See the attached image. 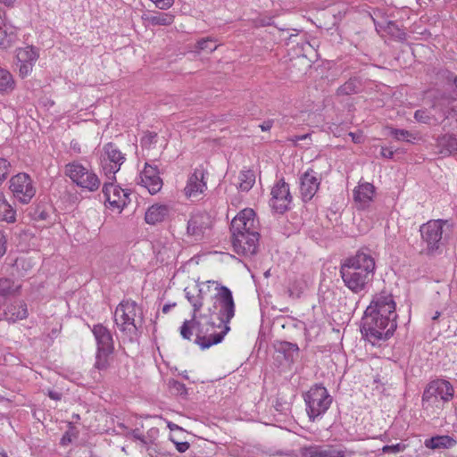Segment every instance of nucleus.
<instances>
[{
	"mask_svg": "<svg viewBox=\"0 0 457 457\" xmlns=\"http://www.w3.org/2000/svg\"><path fill=\"white\" fill-rule=\"evenodd\" d=\"M374 258L369 250H359L354 256L346 258L340 267V275L345 286L353 293L363 291L373 279Z\"/></svg>",
	"mask_w": 457,
	"mask_h": 457,
	"instance_id": "obj_1",
	"label": "nucleus"
},
{
	"mask_svg": "<svg viewBox=\"0 0 457 457\" xmlns=\"http://www.w3.org/2000/svg\"><path fill=\"white\" fill-rule=\"evenodd\" d=\"M446 224L447 220H432L420 226L421 240L426 245V247L421 250V253L435 256L442 253L446 243V237L443 236L444 227Z\"/></svg>",
	"mask_w": 457,
	"mask_h": 457,
	"instance_id": "obj_2",
	"label": "nucleus"
},
{
	"mask_svg": "<svg viewBox=\"0 0 457 457\" xmlns=\"http://www.w3.org/2000/svg\"><path fill=\"white\" fill-rule=\"evenodd\" d=\"M396 328V321H390L388 325L382 324L380 326V317L366 312L361 319V331L372 345L390 338Z\"/></svg>",
	"mask_w": 457,
	"mask_h": 457,
	"instance_id": "obj_3",
	"label": "nucleus"
},
{
	"mask_svg": "<svg viewBox=\"0 0 457 457\" xmlns=\"http://www.w3.org/2000/svg\"><path fill=\"white\" fill-rule=\"evenodd\" d=\"M198 318H200V320L196 324L195 343L202 349H207L213 345L220 343L229 330V327L227 323L219 327V323L216 324L211 320L203 322L202 320L205 318L204 315H200Z\"/></svg>",
	"mask_w": 457,
	"mask_h": 457,
	"instance_id": "obj_4",
	"label": "nucleus"
},
{
	"mask_svg": "<svg viewBox=\"0 0 457 457\" xmlns=\"http://www.w3.org/2000/svg\"><path fill=\"white\" fill-rule=\"evenodd\" d=\"M306 403V411L311 421L323 415L332 403L327 388L321 384H316L303 395Z\"/></svg>",
	"mask_w": 457,
	"mask_h": 457,
	"instance_id": "obj_5",
	"label": "nucleus"
},
{
	"mask_svg": "<svg viewBox=\"0 0 457 457\" xmlns=\"http://www.w3.org/2000/svg\"><path fill=\"white\" fill-rule=\"evenodd\" d=\"M366 312L380 317V326L396 321L395 303L393 295L385 291L374 295L371 303L366 308Z\"/></svg>",
	"mask_w": 457,
	"mask_h": 457,
	"instance_id": "obj_6",
	"label": "nucleus"
},
{
	"mask_svg": "<svg viewBox=\"0 0 457 457\" xmlns=\"http://www.w3.org/2000/svg\"><path fill=\"white\" fill-rule=\"evenodd\" d=\"M65 174L77 184L88 191H96L100 186L98 177L90 170L79 162H71L66 165Z\"/></svg>",
	"mask_w": 457,
	"mask_h": 457,
	"instance_id": "obj_7",
	"label": "nucleus"
},
{
	"mask_svg": "<svg viewBox=\"0 0 457 457\" xmlns=\"http://www.w3.org/2000/svg\"><path fill=\"white\" fill-rule=\"evenodd\" d=\"M454 389L453 385L445 379H436L428 384L423 395L422 403H436L439 400L448 403L453 398Z\"/></svg>",
	"mask_w": 457,
	"mask_h": 457,
	"instance_id": "obj_8",
	"label": "nucleus"
},
{
	"mask_svg": "<svg viewBox=\"0 0 457 457\" xmlns=\"http://www.w3.org/2000/svg\"><path fill=\"white\" fill-rule=\"evenodd\" d=\"M137 303L131 300L121 301L119 305L116 306V315L119 312H121V323L119 324L116 320V326H120V331L129 339H131L137 333L135 318L137 316Z\"/></svg>",
	"mask_w": 457,
	"mask_h": 457,
	"instance_id": "obj_9",
	"label": "nucleus"
},
{
	"mask_svg": "<svg viewBox=\"0 0 457 457\" xmlns=\"http://www.w3.org/2000/svg\"><path fill=\"white\" fill-rule=\"evenodd\" d=\"M92 331L97 342L96 366L102 370L107 367L108 356L112 353V337L107 328L101 324L94 326Z\"/></svg>",
	"mask_w": 457,
	"mask_h": 457,
	"instance_id": "obj_10",
	"label": "nucleus"
},
{
	"mask_svg": "<svg viewBox=\"0 0 457 457\" xmlns=\"http://www.w3.org/2000/svg\"><path fill=\"white\" fill-rule=\"evenodd\" d=\"M10 189L13 196L21 204H29L36 194L31 178L26 173H19L10 179Z\"/></svg>",
	"mask_w": 457,
	"mask_h": 457,
	"instance_id": "obj_11",
	"label": "nucleus"
},
{
	"mask_svg": "<svg viewBox=\"0 0 457 457\" xmlns=\"http://www.w3.org/2000/svg\"><path fill=\"white\" fill-rule=\"evenodd\" d=\"M232 245L237 254L253 256L257 253L259 233L231 232Z\"/></svg>",
	"mask_w": 457,
	"mask_h": 457,
	"instance_id": "obj_12",
	"label": "nucleus"
},
{
	"mask_svg": "<svg viewBox=\"0 0 457 457\" xmlns=\"http://www.w3.org/2000/svg\"><path fill=\"white\" fill-rule=\"evenodd\" d=\"M215 295L216 303L220 305L219 327L228 323L235 315V303L231 290L225 286H219Z\"/></svg>",
	"mask_w": 457,
	"mask_h": 457,
	"instance_id": "obj_13",
	"label": "nucleus"
},
{
	"mask_svg": "<svg viewBox=\"0 0 457 457\" xmlns=\"http://www.w3.org/2000/svg\"><path fill=\"white\" fill-rule=\"evenodd\" d=\"M292 199L289 185L283 179H279L271 189L270 205L276 212L283 214L290 209Z\"/></svg>",
	"mask_w": 457,
	"mask_h": 457,
	"instance_id": "obj_14",
	"label": "nucleus"
},
{
	"mask_svg": "<svg viewBox=\"0 0 457 457\" xmlns=\"http://www.w3.org/2000/svg\"><path fill=\"white\" fill-rule=\"evenodd\" d=\"M211 216L205 212L194 213L187 221V233L195 240L202 239L206 229L212 227Z\"/></svg>",
	"mask_w": 457,
	"mask_h": 457,
	"instance_id": "obj_15",
	"label": "nucleus"
},
{
	"mask_svg": "<svg viewBox=\"0 0 457 457\" xmlns=\"http://www.w3.org/2000/svg\"><path fill=\"white\" fill-rule=\"evenodd\" d=\"M255 213L252 209L241 211L231 221V232L259 233L257 230Z\"/></svg>",
	"mask_w": 457,
	"mask_h": 457,
	"instance_id": "obj_16",
	"label": "nucleus"
},
{
	"mask_svg": "<svg viewBox=\"0 0 457 457\" xmlns=\"http://www.w3.org/2000/svg\"><path fill=\"white\" fill-rule=\"evenodd\" d=\"M159 173L157 166H152L147 162L140 173V184L147 188L151 195L158 193L162 187V180Z\"/></svg>",
	"mask_w": 457,
	"mask_h": 457,
	"instance_id": "obj_17",
	"label": "nucleus"
},
{
	"mask_svg": "<svg viewBox=\"0 0 457 457\" xmlns=\"http://www.w3.org/2000/svg\"><path fill=\"white\" fill-rule=\"evenodd\" d=\"M320 179L313 168L308 169L300 178V191L304 202L310 201L317 193L320 187Z\"/></svg>",
	"mask_w": 457,
	"mask_h": 457,
	"instance_id": "obj_18",
	"label": "nucleus"
},
{
	"mask_svg": "<svg viewBox=\"0 0 457 457\" xmlns=\"http://www.w3.org/2000/svg\"><path fill=\"white\" fill-rule=\"evenodd\" d=\"M207 173L205 169L201 165L195 169L194 172L189 175L186 187L184 188L187 196H196L202 194L206 188L204 176Z\"/></svg>",
	"mask_w": 457,
	"mask_h": 457,
	"instance_id": "obj_19",
	"label": "nucleus"
},
{
	"mask_svg": "<svg viewBox=\"0 0 457 457\" xmlns=\"http://www.w3.org/2000/svg\"><path fill=\"white\" fill-rule=\"evenodd\" d=\"M454 100L455 98L450 97L445 93L433 98L430 109L433 114L439 118L441 123L452 115L451 107Z\"/></svg>",
	"mask_w": 457,
	"mask_h": 457,
	"instance_id": "obj_20",
	"label": "nucleus"
},
{
	"mask_svg": "<svg viewBox=\"0 0 457 457\" xmlns=\"http://www.w3.org/2000/svg\"><path fill=\"white\" fill-rule=\"evenodd\" d=\"M375 187L369 182L360 184L353 191V199L359 209H365L372 201Z\"/></svg>",
	"mask_w": 457,
	"mask_h": 457,
	"instance_id": "obj_21",
	"label": "nucleus"
},
{
	"mask_svg": "<svg viewBox=\"0 0 457 457\" xmlns=\"http://www.w3.org/2000/svg\"><path fill=\"white\" fill-rule=\"evenodd\" d=\"M170 211V207L166 204H153L145 212V220L150 225L161 223L169 216Z\"/></svg>",
	"mask_w": 457,
	"mask_h": 457,
	"instance_id": "obj_22",
	"label": "nucleus"
},
{
	"mask_svg": "<svg viewBox=\"0 0 457 457\" xmlns=\"http://www.w3.org/2000/svg\"><path fill=\"white\" fill-rule=\"evenodd\" d=\"M100 163L104 172L109 179H114V147L112 143H108L104 146V150L100 155Z\"/></svg>",
	"mask_w": 457,
	"mask_h": 457,
	"instance_id": "obj_23",
	"label": "nucleus"
},
{
	"mask_svg": "<svg viewBox=\"0 0 457 457\" xmlns=\"http://www.w3.org/2000/svg\"><path fill=\"white\" fill-rule=\"evenodd\" d=\"M28 317V308L24 302H15L7 306L4 312V319L8 322H16Z\"/></svg>",
	"mask_w": 457,
	"mask_h": 457,
	"instance_id": "obj_24",
	"label": "nucleus"
},
{
	"mask_svg": "<svg viewBox=\"0 0 457 457\" xmlns=\"http://www.w3.org/2000/svg\"><path fill=\"white\" fill-rule=\"evenodd\" d=\"M456 444L457 441L447 435L432 436L424 441L425 447L432 450L450 449Z\"/></svg>",
	"mask_w": 457,
	"mask_h": 457,
	"instance_id": "obj_25",
	"label": "nucleus"
},
{
	"mask_svg": "<svg viewBox=\"0 0 457 457\" xmlns=\"http://www.w3.org/2000/svg\"><path fill=\"white\" fill-rule=\"evenodd\" d=\"M436 146L443 155H450L457 152V138L453 134H444L436 139Z\"/></svg>",
	"mask_w": 457,
	"mask_h": 457,
	"instance_id": "obj_26",
	"label": "nucleus"
},
{
	"mask_svg": "<svg viewBox=\"0 0 457 457\" xmlns=\"http://www.w3.org/2000/svg\"><path fill=\"white\" fill-rule=\"evenodd\" d=\"M143 20L152 26H169L174 21V15L168 12H156L152 14H145Z\"/></svg>",
	"mask_w": 457,
	"mask_h": 457,
	"instance_id": "obj_27",
	"label": "nucleus"
},
{
	"mask_svg": "<svg viewBox=\"0 0 457 457\" xmlns=\"http://www.w3.org/2000/svg\"><path fill=\"white\" fill-rule=\"evenodd\" d=\"M154 251L156 254V258L161 262H168L171 258L175 256V251L172 249V244L169 242L157 241L154 245Z\"/></svg>",
	"mask_w": 457,
	"mask_h": 457,
	"instance_id": "obj_28",
	"label": "nucleus"
},
{
	"mask_svg": "<svg viewBox=\"0 0 457 457\" xmlns=\"http://www.w3.org/2000/svg\"><path fill=\"white\" fill-rule=\"evenodd\" d=\"M277 351L282 353L287 362L290 364L294 363L299 355L298 345L287 341L280 342L277 347Z\"/></svg>",
	"mask_w": 457,
	"mask_h": 457,
	"instance_id": "obj_29",
	"label": "nucleus"
},
{
	"mask_svg": "<svg viewBox=\"0 0 457 457\" xmlns=\"http://www.w3.org/2000/svg\"><path fill=\"white\" fill-rule=\"evenodd\" d=\"M413 117L416 121L426 125L437 126L441 124V120L436 114H433L431 109H419L414 112Z\"/></svg>",
	"mask_w": 457,
	"mask_h": 457,
	"instance_id": "obj_30",
	"label": "nucleus"
},
{
	"mask_svg": "<svg viewBox=\"0 0 457 457\" xmlns=\"http://www.w3.org/2000/svg\"><path fill=\"white\" fill-rule=\"evenodd\" d=\"M15 38V28L7 24L0 11V46L11 43Z\"/></svg>",
	"mask_w": 457,
	"mask_h": 457,
	"instance_id": "obj_31",
	"label": "nucleus"
},
{
	"mask_svg": "<svg viewBox=\"0 0 457 457\" xmlns=\"http://www.w3.org/2000/svg\"><path fill=\"white\" fill-rule=\"evenodd\" d=\"M0 220L8 223H12L16 220V212L9 204L3 194H0Z\"/></svg>",
	"mask_w": 457,
	"mask_h": 457,
	"instance_id": "obj_32",
	"label": "nucleus"
},
{
	"mask_svg": "<svg viewBox=\"0 0 457 457\" xmlns=\"http://www.w3.org/2000/svg\"><path fill=\"white\" fill-rule=\"evenodd\" d=\"M238 179V187L241 191L248 192L255 183V174L251 170L241 171Z\"/></svg>",
	"mask_w": 457,
	"mask_h": 457,
	"instance_id": "obj_33",
	"label": "nucleus"
},
{
	"mask_svg": "<svg viewBox=\"0 0 457 457\" xmlns=\"http://www.w3.org/2000/svg\"><path fill=\"white\" fill-rule=\"evenodd\" d=\"M198 316L192 313L190 320H186L180 327V335L184 339L191 340L194 329L196 330V324L198 323Z\"/></svg>",
	"mask_w": 457,
	"mask_h": 457,
	"instance_id": "obj_34",
	"label": "nucleus"
},
{
	"mask_svg": "<svg viewBox=\"0 0 457 457\" xmlns=\"http://www.w3.org/2000/svg\"><path fill=\"white\" fill-rule=\"evenodd\" d=\"M15 82L9 71L0 67V91L8 92L14 88Z\"/></svg>",
	"mask_w": 457,
	"mask_h": 457,
	"instance_id": "obj_35",
	"label": "nucleus"
},
{
	"mask_svg": "<svg viewBox=\"0 0 457 457\" xmlns=\"http://www.w3.org/2000/svg\"><path fill=\"white\" fill-rule=\"evenodd\" d=\"M360 82L357 79H350L337 90V96H350L359 92Z\"/></svg>",
	"mask_w": 457,
	"mask_h": 457,
	"instance_id": "obj_36",
	"label": "nucleus"
},
{
	"mask_svg": "<svg viewBox=\"0 0 457 457\" xmlns=\"http://www.w3.org/2000/svg\"><path fill=\"white\" fill-rule=\"evenodd\" d=\"M390 136L395 139L401 141H406L408 143H413V140L417 139V135L411 133L406 129H395V128H388Z\"/></svg>",
	"mask_w": 457,
	"mask_h": 457,
	"instance_id": "obj_37",
	"label": "nucleus"
},
{
	"mask_svg": "<svg viewBox=\"0 0 457 457\" xmlns=\"http://www.w3.org/2000/svg\"><path fill=\"white\" fill-rule=\"evenodd\" d=\"M49 209L45 204H37L30 209L29 216L35 221L47 220L50 216Z\"/></svg>",
	"mask_w": 457,
	"mask_h": 457,
	"instance_id": "obj_38",
	"label": "nucleus"
},
{
	"mask_svg": "<svg viewBox=\"0 0 457 457\" xmlns=\"http://www.w3.org/2000/svg\"><path fill=\"white\" fill-rule=\"evenodd\" d=\"M20 286H14L13 281L8 278L0 279V297L6 298L14 295L20 288Z\"/></svg>",
	"mask_w": 457,
	"mask_h": 457,
	"instance_id": "obj_39",
	"label": "nucleus"
},
{
	"mask_svg": "<svg viewBox=\"0 0 457 457\" xmlns=\"http://www.w3.org/2000/svg\"><path fill=\"white\" fill-rule=\"evenodd\" d=\"M38 57L37 53L32 47L20 49L17 53V59L20 62H35Z\"/></svg>",
	"mask_w": 457,
	"mask_h": 457,
	"instance_id": "obj_40",
	"label": "nucleus"
},
{
	"mask_svg": "<svg viewBox=\"0 0 457 457\" xmlns=\"http://www.w3.org/2000/svg\"><path fill=\"white\" fill-rule=\"evenodd\" d=\"M218 47L216 42L211 37H205L198 40L195 44V51L201 52L205 51L207 53H212Z\"/></svg>",
	"mask_w": 457,
	"mask_h": 457,
	"instance_id": "obj_41",
	"label": "nucleus"
},
{
	"mask_svg": "<svg viewBox=\"0 0 457 457\" xmlns=\"http://www.w3.org/2000/svg\"><path fill=\"white\" fill-rule=\"evenodd\" d=\"M116 197H118L116 200V209H120V212L127 208L131 203L130 193L128 190L120 188V191L116 189Z\"/></svg>",
	"mask_w": 457,
	"mask_h": 457,
	"instance_id": "obj_42",
	"label": "nucleus"
},
{
	"mask_svg": "<svg viewBox=\"0 0 457 457\" xmlns=\"http://www.w3.org/2000/svg\"><path fill=\"white\" fill-rule=\"evenodd\" d=\"M186 297L188 300V302L193 306V313H195L197 315V312L200 311V309L203 306V296H202V289H198V295L197 297H195L194 295H191V293L187 290V288L185 289Z\"/></svg>",
	"mask_w": 457,
	"mask_h": 457,
	"instance_id": "obj_43",
	"label": "nucleus"
},
{
	"mask_svg": "<svg viewBox=\"0 0 457 457\" xmlns=\"http://www.w3.org/2000/svg\"><path fill=\"white\" fill-rule=\"evenodd\" d=\"M12 166L5 158H0V185L8 178L11 173Z\"/></svg>",
	"mask_w": 457,
	"mask_h": 457,
	"instance_id": "obj_44",
	"label": "nucleus"
},
{
	"mask_svg": "<svg viewBox=\"0 0 457 457\" xmlns=\"http://www.w3.org/2000/svg\"><path fill=\"white\" fill-rule=\"evenodd\" d=\"M157 133L147 131L141 138V146L143 148H150L157 141Z\"/></svg>",
	"mask_w": 457,
	"mask_h": 457,
	"instance_id": "obj_45",
	"label": "nucleus"
},
{
	"mask_svg": "<svg viewBox=\"0 0 457 457\" xmlns=\"http://www.w3.org/2000/svg\"><path fill=\"white\" fill-rule=\"evenodd\" d=\"M112 182H105L102 189L104 197V203L105 204H108L110 206H114V201L111 200V189L112 188Z\"/></svg>",
	"mask_w": 457,
	"mask_h": 457,
	"instance_id": "obj_46",
	"label": "nucleus"
},
{
	"mask_svg": "<svg viewBox=\"0 0 457 457\" xmlns=\"http://www.w3.org/2000/svg\"><path fill=\"white\" fill-rule=\"evenodd\" d=\"M112 182H105L102 189L104 197V203L105 204H108L110 206H114V201L111 200V189L112 188Z\"/></svg>",
	"mask_w": 457,
	"mask_h": 457,
	"instance_id": "obj_47",
	"label": "nucleus"
},
{
	"mask_svg": "<svg viewBox=\"0 0 457 457\" xmlns=\"http://www.w3.org/2000/svg\"><path fill=\"white\" fill-rule=\"evenodd\" d=\"M124 434L126 436L128 435H130L133 438L137 439V440H140V442L144 445H149L150 443H152V440L151 439H148L147 437L142 436L140 434V431L138 428H136V429H132V430H129L128 432H124Z\"/></svg>",
	"mask_w": 457,
	"mask_h": 457,
	"instance_id": "obj_48",
	"label": "nucleus"
},
{
	"mask_svg": "<svg viewBox=\"0 0 457 457\" xmlns=\"http://www.w3.org/2000/svg\"><path fill=\"white\" fill-rule=\"evenodd\" d=\"M171 389L179 395H186L187 394V387L185 384L177 381L172 380L170 382Z\"/></svg>",
	"mask_w": 457,
	"mask_h": 457,
	"instance_id": "obj_49",
	"label": "nucleus"
},
{
	"mask_svg": "<svg viewBox=\"0 0 457 457\" xmlns=\"http://www.w3.org/2000/svg\"><path fill=\"white\" fill-rule=\"evenodd\" d=\"M404 448V445L401 444H396L392 445H385L382 450L384 453H398L400 452H403Z\"/></svg>",
	"mask_w": 457,
	"mask_h": 457,
	"instance_id": "obj_50",
	"label": "nucleus"
},
{
	"mask_svg": "<svg viewBox=\"0 0 457 457\" xmlns=\"http://www.w3.org/2000/svg\"><path fill=\"white\" fill-rule=\"evenodd\" d=\"M157 8L161 10L169 9L174 3V0H151Z\"/></svg>",
	"mask_w": 457,
	"mask_h": 457,
	"instance_id": "obj_51",
	"label": "nucleus"
},
{
	"mask_svg": "<svg viewBox=\"0 0 457 457\" xmlns=\"http://www.w3.org/2000/svg\"><path fill=\"white\" fill-rule=\"evenodd\" d=\"M302 454L303 457H317V445L304 447L302 450Z\"/></svg>",
	"mask_w": 457,
	"mask_h": 457,
	"instance_id": "obj_52",
	"label": "nucleus"
},
{
	"mask_svg": "<svg viewBox=\"0 0 457 457\" xmlns=\"http://www.w3.org/2000/svg\"><path fill=\"white\" fill-rule=\"evenodd\" d=\"M6 237L4 234L2 230H0V258L6 252Z\"/></svg>",
	"mask_w": 457,
	"mask_h": 457,
	"instance_id": "obj_53",
	"label": "nucleus"
},
{
	"mask_svg": "<svg viewBox=\"0 0 457 457\" xmlns=\"http://www.w3.org/2000/svg\"><path fill=\"white\" fill-rule=\"evenodd\" d=\"M331 446L332 445H317V457H328Z\"/></svg>",
	"mask_w": 457,
	"mask_h": 457,
	"instance_id": "obj_54",
	"label": "nucleus"
},
{
	"mask_svg": "<svg viewBox=\"0 0 457 457\" xmlns=\"http://www.w3.org/2000/svg\"><path fill=\"white\" fill-rule=\"evenodd\" d=\"M32 70V63L30 62H21L20 66V73L21 76H27L29 72Z\"/></svg>",
	"mask_w": 457,
	"mask_h": 457,
	"instance_id": "obj_55",
	"label": "nucleus"
},
{
	"mask_svg": "<svg viewBox=\"0 0 457 457\" xmlns=\"http://www.w3.org/2000/svg\"><path fill=\"white\" fill-rule=\"evenodd\" d=\"M381 156L386 159H393L395 152L391 148L382 147Z\"/></svg>",
	"mask_w": 457,
	"mask_h": 457,
	"instance_id": "obj_56",
	"label": "nucleus"
},
{
	"mask_svg": "<svg viewBox=\"0 0 457 457\" xmlns=\"http://www.w3.org/2000/svg\"><path fill=\"white\" fill-rule=\"evenodd\" d=\"M273 123V120H264L262 124H260L259 127L262 131H269L272 128Z\"/></svg>",
	"mask_w": 457,
	"mask_h": 457,
	"instance_id": "obj_57",
	"label": "nucleus"
},
{
	"mask_svg": "<svg viewBox=\"0 0 457 457\" xmlns=\"http://www.w3.org/2000/svg\"><path fill=\"white\" fill-rule=\"evenodd\" d=\"M328 457H345L344 451L336 450L333 446H331Z\"/></svg>",
	"mask_w": 457,
	"mask_h": 457,
	"instance_id": "obj_58",
	"label": "nucleus"
},
{
	"mask_svg": "<svg viewBox=\"0 0 457 457\" xmlns=\"http://www.w3.org/2000/svg\"><path fill=\"white\" fill-rule=\"evenodd\" d=\"M190 445L187 442H180L176 444V448L179 453H185L188 448Z\"/></svg>",
	"mask_w": 457,
	"mask_h": 457,
	"instance_id": "obj_59",
	"label": "nucleus"
},
{
	"mask_svg": "<svg viewBox=\"0 0 457 457\" xmlns=\"http://www.w3.org/2000/svg\"><path fill=\"white\" fill-rule=\"evenodd\" d=\"M47 395L54 400V401H60L62 399V393L60 392H57V391H54V390H48L47 392Z\"/></svg>",
	"mask_w": 457,
	"mask_h": 457,
	"instance_id": "obj_60",
	"label": "nucleus"
},
{
	"mask_svg": "<svg viewBox=\"0 0 457 457\" xmlns=\"http://www.w3.org/2000/svg\"><path fill=\"white\" fill-rule=\"evenodd\" d=\"M447 81L449 83H452L457 89V76L456 75H454L453 73L449 74V76H447ZM454 98L455 99L457 98V94H456V97H454Z\"/></svg>",
	"mask_w": 457,
	"mask_h": 457,
	"instance_id": "obj_61",
	"label": "nucleus"
},
{
	"mask_svg": "<svg viewBox=\"0 0 457 457\" xmlns=\"http://www.w3.org/2000/svg\"><path fill=\"white\" fill-rule=\"evenodd\" d=\"M71 442V436L69 435V433H65L62 436V437L61 438V445H67Z\"/></svg>",
	"mask_w": 457,
	"mask_h": 457,
	"instance_id": "obj_62",
	"label": "nucleus"
},
{
	"mask_svg": "<svg viewBox=\"0 0 457 457\" xmlns=\"http://www.w3.org/2000/svg\"><path fill=\"white\" fill-rule=\"evenodd\" d=\"M116 154L118 155V156H116V163L118 162L120 165L122 164L126 160L124 154H122L118 150H116Z\"/></svg>",
	"mask_w": 457,
	"mask_h": 457,
	"instance_id": "obj_63",
	"label": "nucleus"
},
{
	"mask_svg": "<svg viewBox=\"0 0 457 457\" xmlns=\"http://www.w3.org/2000/svg\"><path fill=\"white\" fill-rule=\"evenodd\" d=\"M451 111H452L451 116L453 117L455 119V121L457 122V104L451 107Z\"/></svg>",
	"mask_w": 457,
	"mask_h": 457,
	"instance_id": "obj_64",
	"label": "nucleus"
}]
</instances>
